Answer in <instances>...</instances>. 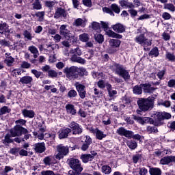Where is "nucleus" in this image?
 <instances>
[{"instance_id": "obj_1", "label": "nucleus", "mask_w": 175, "mask_h": 175, "mask_svg": "<svg viewBox=\"0 0 175 175\" xmlns=\"http://www.w3.org/2000/svg\"><path fill=\"white\" fill-rule=\"evenodd\" d=\"M111 69L113 70V72L116 73V75H118V76H120V77L124 79L125 81L131 79L129 71H128V70H126L122 64L113 63L111 66Z\"/></svg>"}, {"instance_id": "obj_2", "label": "nucleus", "mask_w": 175, "mask_h": 175, "mask_svg": "<svg viewBox=\"0 0 175 175\" xmlns=\"http://www.w3.org/2000/svg\"><path fill=\"white\" fill-rule=\"evenodd\" d=\"M137 103L142 111H148V110L154 109V99L151 97L139 98Z\"/></svg>"}, {"instance_id": "obj_3", "label": "nucleus", "mask_w": 175, "mask_h": 175, "mask_svg": "<svg viewBox=\"0 0 175 175\" xmlns=\"http://www.w3.org/2000/svg\"><path fill=\"white\" fill-rule=\"evenodd\" d=\"M63 72L68 80H75L79 77V68L76 66L66 67Z\"/></svg>"}, {"instance_id": "obj_4", "label": "nucleus", "mask_w": 175, "mask_h": 175, "mask_svg": "<svg viewBox=\"0 0 175 175\" xmlns=\"http://www.w3.org/2000/svg\"><path fill=\"white\" fill-rule=\"evenodd\" d=\"M134 40L136 43H138V44H141L145 47H148V46H151V44H152V40H148L147 38H146L144 33L137 36Z\"/></svg>"}, {"instance_id": "obj_5", "label": "nucleus", "mask_w": 175, "mask_h": 175, "mask_svg": "<svg viewBox=\"0 0 175 175\" xmlns=\"http://www.w3.org/2000/svg\"><path fill=\"white\" fill-rule=\"evenodd\" d=\"M56 148L57 154H56L55 158L59 161L69 154V147L68 146H65L63 144H59Z\"/></svg>"}, {"instance_id": "obj_6", "label": "nucleus", "mask_w": 175, "mask_h": 175, "mask_svg": "<svg viewBox=\"0 0 175 175\" xmlns=\"http://www.w3.org/2000/svg\"><path fill=\"white\" fill-rule=\"evenodd\" d=\"M10 133L12 137H16V136H22L23 134L28 133V129L19 126H15L11 129Z\"/></svg>"}, {"instance_id": "obj_7", "label": "nucleus", "mask_w": 175, "mask_h": 175, "mask_svg": "<svg viewBox=\"0 0 175 175\" xmlns=\"http://www.w3.org/2000/svg\"><path fill=\"white\" fill-rule=\"evenodd\" d=\"M68 165L72 170L75 172H83V167H81V163L79 159H70Z\"/></svg>"}, {"instance_id": "obj_8", "label": "nucleus", "mask_w": 175, "mask_h": 175, "mask_svg": "<svg viewBox=\"0 0 175 175\" xmlns=\"http://www.w3.org/2000/svg\"><path fill=\"white\" fill-rule=\"evenodd\" d=\"M103 11L105 13H107L108 14H110V16H114V12L116 13V14H120V12H121V10L118 7V5L113 3L111 5V9L107 7H104L103 8Z\"/></svg>"}, {"instance_id": "obj_9", "label": "nucleus", "mask_w": 175, "mask_h": 175, "mask_svg": "<svg viewBox=\"0 0 175 175\" xmlns=\"http://www.w3.org/2000/svg\"><path fill=\"white\" fill-rule=\"evenodd\" d=\"M98 155V153L95 151H91L89 154H83L81 155V159L83 163H88V162H92L94 159Z\"/></svg>"}, {"instance_id": "obj_10", "label": "nucleus", "mask_w": 175, "mask_h": 175, "mask_svg": "<svg viewBox=\"0 0 175 175\" xmlns=\"http://www.w3.org/2000/svg\"><path fill=\"white\" fill-rule=\"evenodd\" d=\"M68 126L70 128L72 135H80L83 132V129H81L80 124L75 122H72Z\"/></svg>"}, {"instance_id": "obj_11", "label": "nucleus", "mask_w": 175, "mask_h": 175, "mask_svg": "<svg viewBox=\"0 0 175 175\" xmlns=\"http://www.w3.org/2000/svg\"><path fill=\"white\" fill-rule=\"evenodd\" d=\"M154 118L156 121H163V120L172 118V115L166 112H156L154 113Z\"/></svg>"}, {"instance_id": "obj_12", "label": "nucleus", "mask_w": 175, "mask_h": 175, "mask_svg": "<svg viewBox=\"0 0 175 175\" xmlns=\"http://www.w3.org/2000/svg\"><path fill=\"white\" fill-rule=\"evenodd\" d=\"M75 87L80 98L81 99H84V98H85V95H87V92L85 91V85L77 82L75 83Z\"/></svg>"}, {"instance_id": "obj_13", "label": "nucleus", "mask_w": 175, "mask_h": 175, "mask_svg": "<svg viewBox=\"0 0 175 175\" xmlns=\"http://www.w3.org/2000/svg\"><path fill=\"white\" fill-rule=\"evenodd\" d=\"M66 25H62L60 26L59 28V33L62 35V36H64L65 39H67V40H69V39H71V38H73L72 36V33H70V31H69L68 29H66Z\"/></svg>"}, {"instance_id": "obj_14", "label": "nucleus", "mask_w": 175, "mask_h": 175, "mask_svg": "<svg viewBox=\"0 0 175 175\" xmlns=\"http://www.w3.org/2000/svg\"><path fill=\"white\" fill-rule=\"evenodd\" d=\"M33 82V78L28 75L22 77L19 80V83H21V84H22L23 85H27V87H29V88H31V85H32Z\"/></svg>"}, {"instance_id": "obj_15", "label": "nucleus", "mask_w": 175, "mask_h": 175, "mask_svg": "<svg viewBox=\"0 0 175 175\" xmlns=\"http://www.w3.org/2000/svg\"><path fill=\"white\" fill-rule=\"evenodd\" d=\"M116 133H118V135H120V136H124V137H127V139L132 136V131L126 130L124 127L118 128L116 131Z\"/></svg>"}, {"instance_id": "obj_16", "label": "nucleus", "mask_w": 175, "mask_h": 175, "mask_svg": "<svg viewBox=\"0 0 175 175\" xmlns=\"http://www.w3.org/2000/svg\"><path fill=\"white\" fill-rule=\"evenodd\" d=\"M68 16V12L65 9L62 8H58L55 12L54 18H59V17H63V18H66Z\"/></svg>"}, {"instance_id": "obj_17", "label": "nucleus", "mask_w": 175, "mask_h": 175, "mask_svg": "<svg viewBox=\"0 0 175 175\" xmlns=\"http://www.w3.org/2000/svg\"><path fill=\"white\" fill-rule=\"evenodd\" d=\"M34 150L38 154H42L46 151V145L44 142L36 143L34 145Z\"/></svg>"}, {"instance_id": "obj_18", "label": "nucleus", "mask_w": 175, "mask_h": 175, "mask_svg": "<svg viewBox=\"0 0 175 175\" xmlns=\"http://www.w3.org/2000/svg\"><path fill=\"white\" fill-rule=\"evenodd\" d=\"M46 48L44 49V53H46V54H50V53H53L54 50H58L59 49V45L58 44H46Z\"/></svg>"}, {"instance_id": "obj_19", "label": "nucleus", "mask_w": 175, "mask_h": 175, "mask_svg": "<svg viewBox=\"0 0 175 175\" xmlns=\"http://www.w3.org/2000/svg\"><path fill=\"white\" fill-rule=\"evenodd\" d=\"M71 132L72 130L69 128L61 129L59 132V139H66Z\"/></svg>"}, {"instance_id": "obj_20", "label": "nucleus", "mask_w": 175, "mask_h": 175, "mask_svg": "<svg viewBox=\"0 0 175 175\" xmlns=\"http://www.w3.org/2000/svg\"><path fill=\"white\" fill-rule=\"evenodd\" d=\"M106 89L108 92V95L109 98H114L116 95H117V90H114L111 84L107 83L106 85Z\"/></svg>"}, {"instance_id": "obj_21", "label": "nucleus", "mask_w": 175, "mask_h": 175, "mask_svg": "<svg viewBox=\"0 0 175 175\" xmlns=\"http://www.w3.org/2000/svg\"><path fill=\"white\" fill-rule=\"evenodd\" d=\"M0 33L3 35V33L9 35L10 33V29H9V25L6 23H0Z\"/></svg>"}, {"instance_id": "obj_22", "label": "nucleus", "mask_w": 175, "mask_h": 175, "mask_svg": "<svg viewBox=\"0 0 175 175\" xmlns=\"http://www.w3.org/2000/svg\"><path fill=\"white\" fill-rule=\"evenodd\" d=\"M112 29L115 32H117L118 33H122L125 32V26H124L121 23H118L116 25H114L112 26Z\"/></svg>"}, {"instance_id": "obj_23", "label": "nucleus", "mask_w": 175, "mask_h": 175, "mask_svg": "<svg viewBox=\"0 0 175 175\" xmlns=\"http://www.w3.org/2000/svg\"><path fill=\"white\" fill-rule=\"evenodd\" d=\"M134 120L135 121H137L139 124H141L142 125H144V124H148L150 121H151V118H142L140 116H133Z\"/></svg>"}, {"instance_id": "obj_24", "label": "nucleus", "mask_w": 175, "mask_h": 175, "mask_svg": "<svg viewBox=\"0 0 175 175\" xmlns=\"http://www.w3.org/2000/svg\"><path fill=\"white\" fill-rule=\"evenodd\" d=\"M174 161V156H167L162 158L160 160V163L161 165H169V163L173 162Z\"/></svg>"}, {"instance_id": "obj_25", "label": "nucleus", "mask_w": 175, "mask_h": 175, "mask_svg": "<svg viewBox=\"0 0 175 175\" xmlns=\"http://www.w3.org/2000/svg\"><path fill=\"white\" fill-rule=\"evenodd\" d=\"M119 3L122 8H126V9H132V8H135V5L132 3H129L128 0H120L119 1Z\"/></svg>"}, {"instance_id": "obj_26", "label": "nucleus", "mask_w": 175, "mask_h": 175, "mask_svg": "<svg viewBox=\"0 0 175 175\" xmlns=\"http://www.w3.org/2000/svg\"><path fill=\"white\" fill-rule=\"evenodd\" d=\"M22 114L25 118H33L35 117V111L28 109H23Z\"/></svg>"}, {"instance_id": "obj_27", "label": "nucleus", "mask_w": 175, "mask_h": 175, "mask_svg": "<svg viewBox=\"0 0 175 175\" xmlns=\"http://www.w3.org/2000/svg\"><path fill=\"white\" fill-rule=\"evenodd\" d=\"M109 43L110 47H112V49H118L121 44V40L118 39H111L109 40Z\"/></svg>"}, {"instance_id": "obj_28", "label": "nucleus", "mask_w": 175, "mask_h": 175, "mask_svg": "<svg viewBox=\"0 0 175 175\" xmlns=\"http://www.w3.org/2000/svg\"><path fill=\"white\" fill-rule=\"evenodd\" d=\"M141 87H142L144 92H145L146 94H150V92H152V91H155V88L151 87V85L150 84H141Z\"/></svg>"}, {"instance_id": "obj_29", "label": "nucleus", "mask_w": 175, "mask_h": 175, "mask_svg": "<svg viewBox=\"0 0 175 175\" xmlns=\"http://www.w3.org/2000/svg\"><path fill=\"white\" fill-rule=\"evenodd\" d=\"M43 162L46 166H50V165H54L55 163V159L53 156L46 157Z\"/></svg>"}, {"instance_id": "obj_30", "label": "nucleus", "mask_w": 175, "mask_h": 175, "mask_svg": "<svg viewBox=\"0 0 175 175\" xmlns=\"http://www.w3.org/2000/svg\"><path fill=\"white\" fill-rule=\"evenodd\" d=\"M107 36L109 38H115L116 39H122V35L118 34L111 30H108L106 31Z\"/></svg>"}, {"instance_id": "obj_31", "label": "nucleus", "mask_w": 175, "mask_h": 175, "mask_svg": "<svg viewBox=\"0 0 175 175\" xmlns=\"http://www.w3.org/2000/svg\"><path fill=\"white\" fill-rule=\"evenodd\" d=\"M133 92L135 94V95H141V94H143V86H142V84L134 86Z\"/></svg>"}, {"instance_id": "obj_32", "label": "nucleus", "mask_w": 175, "mask_h": 175, "mask_svg": "<svg viewBox=\"0 0 175 175\" xmlns=\"http://www.w3.org/2000/svg\"><path fill=\"white\" fill-rule=\"evenodd\" d=\"M94 133L96 134V139H98V140H102L103 139H105V137H106V135L98 129H96L94 130Z\"/></svg>"}, {"instance_id": "obj_33", "label": "nucleus", "mask_w": 175, "mask_h": 175, "mask_svg": "<svg viewBox=\"0 0 175 175\" xmlns=\"http://www.w3.org/2000/svg\"><path fill=\"white\" fill-rule=\"evenodd\" d=\"M150 175H162V171L158 167H151L149 170Z\"/></svg>"}, {"instance_id": "obj_34", "label": "nucleus", "mask_w": 175, "mask_h": 175, "mask_svg": "<svg viewBox=\"0 0 175 175\" xmlns=\"http://www.w3.org/2000/svg\"><path fill=\"white\" fill-rule=\"evenodd\" d=\"M66 109L67 110V112L70 114H72V116H75V114H76V109H75V105L72 104H67L66 105Z\"/></svg>"}, {"instance_id": "obj_35", "label": "nucleus", "mask_w": 175, "mask_h": 175, "mask_svg": "<svg viewBox=\"0 0 175 175\" xmlns=\"http://www.w3.org/2000/svg\"><path fill=\"white\" fill-rule=\"evenodd\" d=\"M70 54H73V55H76V57H77V55L80 57V55H82L83 54V51L80 49V47H77L75 49H72L70 51Z\"/></svg>"}, {"instance_id": "obj_36", "label": "nucleus", "mask_w": 175, "mask_h": 175, "mask_svg": "<svg viewBox=\"0 0 175 175\" xmlns=\"http://www.w3.org/2000/svg\"><path fill=\"white\" fill-rule=\"evenodd\" d=\"M81 140L82 143H85L86 144H90L92 143V139L89 135H82L81 137Z\"/></svg>"}, {"instance_id": "obj_37", "label": "nucleus", "mask_w": 175, "mask_h": 175, "mask_svg": "<svg viewBox=\"0 0 175 175\" xmlns=\"http://www.w3.org/2000/svg\"><path fill=\"white\" fill-rule=\"evenodd\" d=\"M72 62H78L79 64H85V60L80 57L72 55L70 58Z\"/></svg>"}, {"instance_id": "obj_38", "label": "nucleus", "mask_w": 175, "mask_h": 175, "mask_svg": "<svg viewBox=\"0 0 175 175\" xmlns=\"http://www.w3.org/2000/svg\"><path fill=\"white\" fill-rule=\"evenodd\" d=\"M101 172L104 174L109 175V174H110V173H111V167H110L107 165H103L101 167Z\"/></svg>"}, {"instance_id": "obj_39", "label": "nucleus", "mask_w": 175, "mask_h": 175, "mask_svg": "<svg viewBox=\"0 0 175 175\" xmlns=\"http://www.w3.org/2000/svg\"><path fill=\"white\" fill-rule=\"evenodd\" d=\"M126 145L131 150H135V148H137V143L133 140H128L126 142Z\"/></svg>"}, {"instance_id": "obj_40", "label": "nucleus", "mask_w": 175, "mask_h": 175, "mask_svg": "<svg viewBox=\"0 0 175 175\" xmlns=\"http://www.w3.org/2000/svg\"><path fill=\"white\" fill-rule=\"evenodd\" d=\"M12 109L9 108L8 106H3L0 108V116H5V114H8V113H10Z\"/></svg>"}, {"instance_id": "obj_41", "label": "nucleus", "mask_w": 175, "mask_h": 175, "mask_svg": "<svg viewBox=\"0 0 175 175\" xmlns=\"http://www.w3.org/2000/svg\"><path fill=\"white\" fill-rule=\"evenodd\" d=\"M29 51L31 53V54H33L34 58H38V53H39V51H38V48L35 46H30L29 47Z\"/></svg>"}, {"instance_id": "obj_42", "label": "nucleus", "mask_w": 175, "mask_h": 175, "mask_svg": "<svg viewBox=\"0 0 175 175\" xmlns=\"http://www.w3.org/2000/svg\"><path fill=\"white\" fill-rule=\"evenodd\" d=\"M12 135L10 134H6L4 137V139L2 140L3 144H9L13 143V139H12Z\"/></svg>"}, {"instance_id": "obj_43", "label": "nucleus", "mask_w": 175, "mask_h": 175, "mask_svg": "<svg viewBox=\"0 0 175 175\" xmlns=\"http://www.w3.org/2000/svg\"><path fill=\"white\" fill-rule=\"evenodd\" d=\"M165 58L168 59L170 62H175V55L174 53H172L170 52H166Z\"/></svg>"}, {"instance_id": "obj_44", "label": "nucleus", "mask_w": 175, "mask_h": 175, "mask_svg": "<svg viewBox=\"0 0 175 175\" xmlns=\"http://www.w3.org/2000/svg\"><path fill=\"white\" fill-rule=\"evenodd\" d=\"M75 24L76 27H85V21L83 20L82 18H77L75 20Z\"/></svg>"}, {"instance_id": "obj_45", "label": "nucleus", "mask_w": 175, "mask_h": 175, "mask_svg": "<svg viewBox=\"0 0 175 175\" xmlns=\"http://www.w3.org/2000/svg\"><path fill=\"white\" fill-rule=\"evenodd\" d=\"M150 57H158L159 55V51L157 47L153 48L149 53Z\"/></svg>"}, {"instance_id": "obj_46", "label": "nucleus", "mask_w": 175, "mask_h": 175, "mask_svg": "<svg viewBox=\"0 0 175 175\" xmlns=\"http://www.w3.org/2000/svg\"><path fill=\"white\" fill-rule=\"evenodd\" d=\"M33 8L35 10H40V9H42V4L40 3V1L39 0H36L33 3Z\"/></svg>"}, {"instance_id": "obj_47", "label": "nucleus", "mask_w": 175, "mask_h": 175, "mask_svg": "<svg viewBox=\"0 0 175 175\" xmlns=\"http://www.w3.org/2000/svg\"><path fill=\"white\" fill-rule=\"evenodd\" d=\"M79 40L81 42H88L90 37L88 33H84L79 36Z\"/></svg>"}, {"instance_id": "obj_48", "label": "nucleus", "mask_w": 175, "mask_h": 175, "mask_svg": "<svg viewBox=\"0 0 175 175\" xmlns=\"http://www.w3.org/2000/svg\"><path fill=\"white\" fill-rule=\"evenodd\" d=\"M143 158V155L142 154H136L133 156V163H137L140 159Z\"/></svg>"}, {"instance_id": "obj_49", "label": "nucleus", "mask_w": 175, "mask_h": 175, "mask_svg": "<svg viewBox=\"0 0 175 175\" xmlns=\"http://www.w3.org/2000/svg\"><path fill=\"white\" fill-rule=\"evenodd\" d=\"M146 131L148 132V133H157L158 132V129L157 126H148L146 128Z\"/></svg>"}, {"instance_id": "obj_50", "label": "nucleus", "mask_w": 175, "mask_h": 175, "mask_svg": "<svg viewBox=\"0 0 175 175\" xmlns=\"http://www.w3.org/2000/svg\"><path fill=\"white\" fill-rule=\"evenodd\" d=\"M14 62V58L12 57L5 58V63L6 64L7 66H13V63Z\"/></svg>"}, {"instance_id": "obj_51", "label": "nucleus", "mask_w": 175, "mask_h": 175, "mask_svg": "<svg viewBox=\"0 0 175 175\" xmlns=\"http://www.w3.org/2000/svg\"><path fill=\"white\" fill-rule=\"evenodd\" d=\"M164 9H167V10H170V12H175V7L173 3H166L164 5Z\"/></svg>"}, {"instance_id": "obj_52", "label": "nucleus", "mask_w": 175, "mask_h": 175, "mask_svg": "<svg viewBox=\"0 0 175 175\" xmlns=\"http://www.w3.org/2000/svg\"><path fill=\"white\" fill-rule=\"evenodd\" d=\"M94 39L98 43H103L104 38L102 34H96L94 36Z\"/></svg>"}, {"instance_id": "obj_53", "label": "nucleus", "mask_w": 175, "mask_h": 175, "mask_svg": "<svg viewBox=\"0 0 175 175\" xmlns=\"http://www.w3.org/2000/svg\"><path fill=\"white\" fill-rule=\"evenodd\" d=\"M0 44L3 47H9L10 46V41L6 39H3L0 40Z\"/></svg>"}, {"instance_id": "obj_54", "label": "nucleus", "mask_w": 175, "mask_h": 175, "mask_svg": "<svg viewBox=\"0 0 175 175\" xmlns=\"http://www.w3.org/2000/svg\"><path fill=\"white\" fill-rule=\"evenodd\" d=\"M48 76L52 79H55V77H58V73L54 70H50L48 71Z\"/></svg>"}, {"instance_id": "obj_55", "label": "nucleus", "mask_w": 175, "mask_h": 175, "mask_svg": "<svg viewBox=\"0 0 175 175\" xmlns=\"http://www.w3.org/2000/svg\"><path fill=\"white\" fill-rule=\"evenodd\" d=\"M15 124H16V126H23L24 125H25L27 124V120H24V119H19L18 120L15 121Z\"/></svg>"}, {"instance_id": "obj_56", "label": "nucleus", "mask_w": 175, "mask_h": 175, "mask_svg": "<svg viewBox=\"0 0 175 175\" xmlns=\"http://www.w3.org/2000/svg\"><path fill=\"white\" fill-rule=\"evenodd\" d=\"M31 73L34 75V76H35V77H36V79H39V77H40L43 75V72H42L40 71H38L36 69L31 70Z\"/></svg>"}, {"instance_id": "obj_57", "label": "nucleus", "mask_w": 175, "mask_h": 175, "mask_svg": "<svg viewBox=\"0 0 175 175\" xmlns=\"http://www.w3.org/2000/svg\"><path fill=\"white\" fill-rule=\"evenodd\" d=\"M92 29H94V31H97V32H99L100 31V25L97 22H93L92 23Z\"/></svg>"}, {"instance_id": "obj_58", "label": "nucleus", "mask_w": 175, "mask_h": 175, "mask_svg": "<svg viewBox=\"0 0 175 175\" xmlns=\"http://www.w3.org/2000/svg\"><path fill=\"white\" fill-rule=\"evenodd\" d=\"M92 76L94 79H97L99 80V79H102L103 77V72H93Z\"/></svg>"}, {"instance_id": "obj_59", "label": "nucleus", "mask_w": 175, "mask_h": 175, "mask_svg": "<svg viewBox=\"0 0 175 175\" xmlns=\"http://www.w3.org/2000/svg\"><path fill=\"white\" fill-rule=\"evenodd\" d=\"M10 154L12 155H18L20 152V148H12L10 150Z\"/></svg>"}, {"instance_id": "obj_60", "label": "nucleus", "mask_w": 175, "mask_h": 175, "mask_svg": "<svg viewBox=\"0 0 175 175\" xmlns=\"http://www.w3.org/2000/svg\"><path fill=\"white\" fill-rule=\"evenodd\" d=\"M107 85V83L105 82L103 80H100L97 83V85L99 88H101L103 90V88H106V85Z\"/></svg>"}, {"instance_id": "obj_61", "label": "nucleus", "mask_w": 175, "mask_h": 175, "mask_svg": "<svg viewBox=\"0 0 175 175\" xmlns=\"http://www.w3.org/2000/svg\"><path fill=\"white\" fill-rule=\"evenodd\" d=\"M68 98H76L77 96V92L75 90H71L68 93Z\"/></svg>"}, {"instance_id": "obj_62", "label": "nucleus", "mask_w": 175, "mask_h": 175, "mask_svg": "<svg viewBox=\"0 0 175 175\" xmlns=\"http://www.w3.org/2000/svg\"><path fill=\"white\" fill-rule=\"evenodd\" d=\"M23 36L27 40H32V34L27 30H25L23 33Z\"/></svg>"}, {"instance_id": "obj_63", "label": "nucleus", "mask_w": 175, "mask_h": 175, "mask_svg": "<svg viewBox=\"0 0 175 175\" xmlns=\"http://www.w3.org/2000/svg\"><path fill=\"white\" fill-rule=\"evenodd\" d=\"M128 12L131 17H136V16H137V11L135 10V8H129Z\"/></svg>"}, {"instance_id": "obj_64", "label": "nucleus", "mask_w": 175, "mask_h": 175, "mask_svg": "<svg viewBox=\"0 0 175 175\" xmlns=\"http://www.w3.org/2000/svg\"><path fill=\"white\" fill-rule=\"evenodd\" d=\"M139 175H147L148 174V170L147 168L142 167L139 168Z\"/></svg>"}]
</instances>
